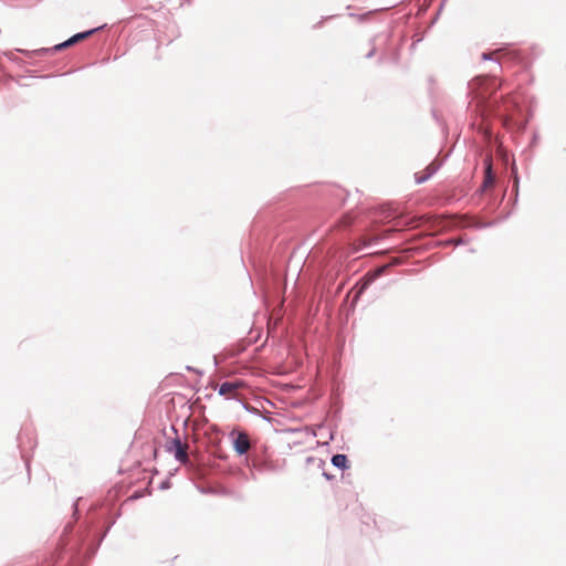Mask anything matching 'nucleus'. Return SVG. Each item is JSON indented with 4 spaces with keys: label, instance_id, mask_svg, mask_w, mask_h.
Listing matches in <instances>:
<instances>
[{
    "label": "nucleus",
    "instance_id": "obj_1",
    "mask_svg": "<svg viewBox=\"0 0 566 566\" xmlns=\"http://www.w3.org/2000/svg\"><path fill=\"white\" fill-rule=\"evenodd\" d=\"M243 387H244V384L239 380L226 381L220 385L219 395L224 396L227 399H237L238 390Z\"/></svg>",
    "mask_w": 566,
    "mask_h": 566
},
{
    "label": "nucleus",
    "instance_id": "obj_2",
    "mask_svg": "<svg viewBox=\"0 0 566 566\" xmlns=\"http://www.w3.org/2000/svg\"><path fill=\"white\" fill-rule=\"evenodd\" d=\"M95 31H97V29H92L90 31L77 33V34L71 36L65 42L56 44L54 46V50L55 51H60V50L66 49V48H69L71 45H74V44H76V43H78V42L90 38Z\"/></svg>",
    "mask_w": 566,
    "mask_h": 566
},
{
    "label": "nucleus",
    "instance_id": "obj_3",
    "mask_svg": "<svg viewBox=\"0 0 566 566\" xmlns=\"http://www.w3.org/2000/svg\"><path fill=\"white\" fill-rule=\"evenodd\" d=\"M233 448L239 454L247 453L251 448L249 436L244 432H239L233 440Z\"/></svg>",
    "mask_w": 566,
    "mask_h": 566
},
{
    "label": "nucleus",
    "instance_id": "obj_4",
    "mask_svg": "<svg viewBox=\"0 0 566 566\" xmlns=\"http://www.w3.org/2000/svg\"><path fill=\"white\" fill-rule=\"evenodd\" d=\"M439 167L440 165L437 161H432L426 169L415 174L416 182L422 184L427 181L433 174L437 172Z\"/></svg>",
    "mask_w": 566,
    "mask_h": 566
},
{
    "label": "nucleus",
    "instance_id": "obj_5",
    "mask_svg": "<svg viewBox=\"0 0 566 566\" xmlns=\"http://www.w3.org/2000/svg\"><path fill=\"white\" fill-rule=\"evenodd\" d=\"M187 449H188V446L185 443H181L180 440L174 441L175 458L181 463H187V461H188Z\"/></svg>",
    "mask_w": 566,
    "mask_h": 566
},
{
    "label": "nucleus",
    "instance_id": "obj_6",
    "mask_svg": "<svg viewBox=\"0 0 566 566\" xmlns=\"http://www.w3.org/2000/svg\"><path fill=\"white\" fill-rule=\"evenodd\" d=\"M493 185H494V175L492 172V164H491V160H486V167H485L484 180L482 184V188H483V190H486V189L493 187Z\"/></svg>",
    "mask_w": 566,
    "mask_h": 566
},
{
    "label": "nucleus",
    "instance_id": "obj_7",
    "mask_svg": "<svg viewBox=\"0 0 566 566\" xmlns=\"http://www.w3.org/2000/svg\"><path fill=\"white\" fill-rule=\"evenodd\" d=\"M332 463L344 470L346 468H348L347 463H348V460H347V457L345 454H335L333 458H332Z\"/></svg>",
    "mask_w": 566,
    "mask_h": 566
},
{
    "label": "nucleus",
    "instance_id": "obj_8",
    "mask_svg": "<svg viewBox=\"0 0 566 566\" xmlns=\"http://www.w3.org/2000/svg\"><path fill=\"white\" fill-rule=\"evenodd\" d=\"M370 243H371V240H368V241H367V240H365V241H364V245H368V244H370Z\"/></svg>",
    "mask_w": 566,
    "mask_h": 566
}]
</instances>
